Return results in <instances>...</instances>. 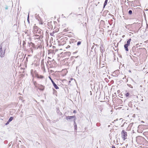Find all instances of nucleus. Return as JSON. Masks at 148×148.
I'll return each instance as SVG.
<instances>
[{
	"instance_id": "obj_1",
	"label": "nucleus",
	"mask_w": 148,
	"mask_h": 148,
	"mask_svg": "<svg viewBox=\"0 0 148 148\" xmlns=\"http://www.w3.org/2000/svg\"><path fill=\"white\" fill-rule=\"evenodd\" d=\"M4 45H5L3 44L2 45L0 46V55L1 57H3L4 56L5 50L7 48V46L5 47V48H3V51L2 47Z\"/></svg>"
},
{
	"instance_id": "obj_2",
	"label": "nucleus",
	"mask_w": 148,
	"mask_h": 148,
	"mask_svg": "<svg viewBox=\"0 0 148 148\" xmlns=\"http://www.w3.org/2000/svg\"><path fill=\"white\" fill-rule=\"evenodd\" d=\"M121 135L122 138L125 140L127 138V133L125 132V130H123L121 132Z\"/></svg>"
},
{
	"instance_id": "obj_3",
	"label": "nucleus",
	"mask_w": 148,
	"mask_h": 148,
	"mask_svg": "<svg viewBox=\"0 0 148 148\" xmlns=\"http://www.w3.org/2000/svg\"><path fill=\"white\" fill-rule=\"evenodd\" d=\"M49 78L51 80L54 87L56 89H58L59 88V87L57 86V85L55 84L54 82L53 81V80L52 79L51 77L49 76Z\"/></svg>"
},
{
	"instance_id": "obj_4",
	"label": "nucleus",
	"mask_w": 148,
	"mask_h": 148,
	"mask_svg": "<svg viewBox=\"0 0 148 148\" xmlns=\"http://www.w3.org/2000/svg\"><path fill=\"white\" fill-rule=\"evenodd\" d=\"M75 116H68L66 117V119L67 120L70 119L72 118H74Z\"/></svg>"
},
{
	"instance_id": "obj_5",
	"label": "nucleus",
	"mask_w": 148,
	"mask_h": 148,
	"mask_svg": "<svg viewBox=\"0 0 148 148\" xmlns=\"http://www.w3.org/2000/svg\"><path fill=\"white\" fill-rule=\"evenodd\" d=\"M131 39L130 38L127 41V44H126L129 46L130 45V42H131Z\"/></svg>"
},
{
	"instance_id": "obj_6",
	"label": "nucleus",
	"mask_w": 148,
	"mask_h": 148,
	"mask_svg": "<svg viewBox=\"0 0 148 148\" xmlns=\"http://www.w3.org/2000/svg\"><path fill=\"white\" fill-rule=\"evenodd\" d=\"M3 44H4L5 45H4L3 47H2V49H3V48H5V47H6V46H7V47H8V45H7L6 44H5V42H3V43L1 45H0V46H1Z\"/></svg>"
},
{
	"instance_id": "obj_7",
	"label": "nucleus",
	"mask_w": 148,
	"mask_h": 148,
	"mask_svg": "<svg viewBox=\"0 0 148 148\" xmlns=\"http://www.w3.org/2000/svg\"><path fill=\"white\" fill-rule=\"evenodd\" d=\"M128 45H127L126 44H125L124 45V47L125 48V50L126 51H128V48H127V47H128Z\"/></svg>"
},
{
	"instance_id": "obj_8",
	"label": "nucleus",
	"mask_w": 148,
	"mask_h": 148,
	"mask_svg": "<svg viewBox=\"0 0 148 148\" xmlns=\"http://www.w3.org/2000/svg\"><path fill=\"white\" fill-rule=\"evenodd\" d=\"M108 0H106L103 5V8H104L107 5Z\"/></svg>"
},
{
	"instance_id": "obj_9",
	"label": "nucleus",
	"mask_w": 148,
	"mask_h": 148,
	"mask_svg": "<svg viewBox=\"0 0 148 148\" xmlns=\"http://www.w3.org/2000/svg\"><path fill=\"white\" fill-rule=\"evenodd\" d=\"M13 119V118L12 117H11L9 119L8 122H11Z\"/></svg>"
},
{
	"instance_id": "obj_10",
	"label": "nucleus",
	"mask_w": 148,
	"mask_h": 148,
	"mask_svg": "<svg viewBox=\"0 0 148 148\" xmlns=\"http://www.w3.org/2000/svg\"><path fill=\"white\" fill-rule=\"evenodd\" d=\"M130 95V93L129 92H127L126 94H125V95L126 97H128Z\"/></svg>"
},
{
	"instance_id": "obj_11",
	"label": "nucleus",
	"mask_w": 148,
	"mask_h": 148,
	"mask_svg": "<svg viewBox=\"0 0 148 148\" xmlns=\"http://www.w3.org/2000/svg\"><path fill=\"white\" fill-rule=\"evenodd\" d=\"M37 77L38 78H42L43 77V76L42 75H40V77H39V76L38 75L37 76Z\"/></svg>"
},
{
	"instance_id": "obj_12",
	"label": "nucleus",
	"mask_w": 148,
	"mask_h": 148,
	"mask_svg": "<svg viewBox=\"0 0 148 148\" xmlns=\"http://www.w3.org/2000/svg\"><path fill=\"white\" fill-rule=\"evenodd\" d=\"M132 11L131 10H130L129 11V13L130 14H132Z\"/></svg>"
},
{
	"instance_id": "obj_13",
	"label": "nucleus",
	"mask_w": 148,
	"mask_h": 148,
	"mask_svg": "<svg viewBox=\"0 0 148 148\" xmlns=\"http://www.w3.org/2000/svg\"><path fill=\"white\" fill-rule=\"evenodd\" d=\"M81 42H78L77 43V45H80V44H81Z\"/></svg>"
},
{
	"instance_id": "obj_14",
	"label": "nucleus",
	"mask_w": 148,
	"mask_h": 148,
	"mask_svg": "<svg viewBox=\"0 0 148 148\" xmlns=\"http://www.w3.org/2000/svg\"><path fill=\"white\" fill-rule=\"evenodd\" d=\"M29 13L28 14V17H27V21L29 22Z\"/></svg>"
},
{
	"instance_id": "obj_15",
	"label": "nucleus",
	"mask_w": 148,
	"mask_h": 148,
	"mask_svg": "<svg viewBox=\"0 0 148 148\" xmlns=\"http://www.w3.org/2000/svg\"><path fill=\"white\" fill-rule=\"evenodd\" d=\"M70 47V46L69 45H68L67 47H66V48L68 49Z\"/></svg>"
},
{
	"instance_id": "obj_16",
	"label": "nucleus",
	"mask_w": 148,
	"mask_h": 148,
	"mask_svg": "<svg viewBox=\"0 0 148 148\" xmlns=\"http://www.w3.org/2000/svg\"><path fill=\"white\" fill-rule=\"evenodd\" d=\"M44 88H40V90H44Z\"/></svg>"
},
{
	"instance_id": "obj_17",
	"label": "nucleus",
	"mask_w": 148,
	"mask_h": 148,
	"mask_svg": "<svg viewBox=\"0 0 148 148\" xmlns=\"http://www.w3.org/2000/svg\"><path fill=\"white\" fill-rule=\"evenodd\" d=\"M112 148H116L114 146H112Z\"/></svg>"
},
{
	"instance_id": "obj_18",
	"label": "nucleus",
	"mask_w": 148,
	"mask_h": 148,
	"mask_svg": "<svg viewBox=\"0 0 148 148\" xmlns=\"http://www.w3.org/2000/svg\"><path fill=\"white\" fill-rule=\"evenodd\" d=\"M9 122L8 121L7 123L6 124V125H7V124H8L9 123Z\"/></svg>"
},
{
	"instance_id": "obj_19",
	"label": "nucleus",
	"mask_w": 148,
	"mask_h": 148,
	"mask_svg": "<svg viewBox=\"0 0 148 148\" xmlns=\"http://www.w3.org/2000/svg\"><path fill=\"white\" fill-rule=\"evenodd\" d=\"M125 36L123 35L122 36V37L123 38H124V37H125Z\"/></svg>"
},
{
	"instance_id": "obj_20",
	"label": "nucleus",
	"mask_w": 148,
	"mask_h": 148,
	"mask_svg": "<svg viewBox=\"0 0 148 148\" xmlns=\"http://www.w3.org/2000/svg\"><path fill=\"white\" fill-rule=\"evenodd\" d=\"M8 9V8H5V9H6V10H7V9Z\"/></svg>"
},
{
	"instance_id": "obj_21",
	"label": "nucleus",
	"mask_w": 148,
	"mask_h": 148,
	"mask_svg": "<svg viewBox=\"0 0 148 148\" xmlns=\"http://www.w3.org/2000/svg\"><path fill=\"white\" fill-rule=\"evenodd\" d=\"M75 110H74L73 111V112L75 113Z\"/></svg>"
},
{
	"instance_id": "obj_22",
	"label": "nucleus",
	"mask_w": 148,
	"mask_h": 148,
	"mask_svg": "<svg viewBox=\"0 0 148 148\" xmlns=\"http://www.w3.org/2000/svg\"><path fill=\"white\" fill-rule=\"evenodd\" d=\"M69 82L70 83V82H71V81H69Z\"/></svg>"
},
{
	"instance_id": "obj_23",
	"label": "nucleus",
	"mask_w": 148,
	"mask_h": 148,
	"mask_svg": "<svg viewBox=\"0 0 148 148\" xmlns=\"http://www.w3.org/2000/svg\"><path fill=\"white\" fill-rule=\"evenodd\" d=\"M108 127H110V125H108Z\"/></svg>"
},
{
	"instance_id": "obj_24",
	"label": "nucleus",
	"mask_w": 148,
	"mask_h": 148,
	"mask_svg": "<svg viewBox=\"0 0 148 148\" xmlns=\"http://www.w3.org/2000/svg\"><path fill=\"white\" fill-rule=\"evenodd\" d=\"M72 79H73L72 78L71 79V80H72Z\"/></svg>"
}]
</instances>
